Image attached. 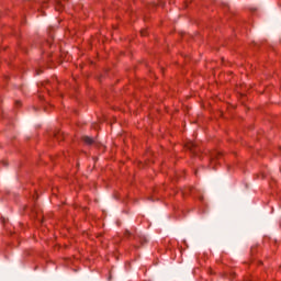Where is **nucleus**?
Segmentation results:
<instances>
[{"label":"nucleus","mask_w":281,"mask_h":281,"mask_svg":"<svg viewBox=\"0 0 281 281\" xmlns=\"http://www.w3.org/2000/svg\"><path fill=\"white\" fill-rule=\"evenodd\" d=\"M194 175H195V177H196V175H199V170H195Z\"/></svg>","instance_id":"obj_9"},{"label":"nucleus","mask_w":281,"mask_h":281,"mask_svg":"<svg viewBox=\"0 0 281 281\" xmlns=\"http://www.w3.org/2000/svg\"><path fill=\"white\" fill-rule=\"evenodd\" d=\"M58 135H60V132L55 134V138L58 139Z\"/></svg>","instance_id":"obj_8"},{"label":"nucleus","mask_w":281,"mask_h":281,"mask_svg":"<svg viewBox=\"0 0 281 281\" xmlns=\"http://www.w3.org/2000/svg\"><path fill=\"white\" fill-rule=\"evenodd\" d=\"M55 10L57 12H63L65 10V4H63V0H56Z\"/></svg>","instance_id":"obj_4"},{"label":"nucleus","mask_w":281,"mask_h":281,"mask_svg":"<svg viewBox=\"0 0 281 281\" xmlns=\"http://www.w3.org/2000/svg\"><path fill=\"white\" fill-rule=\"evenodd\" d=\"M186 148L187 150H189L194 157H196L200 153H201V148L199 147V145H196V143L194 142H188L186 144Z\"/></svg>","instance_id":"obj_1"},{"label":"nucleus","mask_w":281,"mask_h":281,"mask_svg":"<svg viewBox=\"0 0 281 281\" xmlns=\"http://www.w3.org/2000/svg\"><path fill=\"white\" fill-rule=\"evenodd\" d=\"M221 157H223V153H221V151H213L211 154L212 161H214V159H221Z\"/></svg>","instance_id":"obj_5"},{"label":"nucleus","mask_w":281,"mask_h":281,"mask_svg":"<svg viewBox=\"0 0 281 281\" xmlns=\"http://www.w3.org/2000/svg\"><path fill=\"white\" fill-rule=\"evenodd\" d=\"M124 238H127L128 240H131V238H133L134 240H139L142 245H144V243H146V239L137 236L136 231L131 232V231L126 229L124 232Z\"/></svg>","instance_id":"obj_2"},{"label":"nucleus","mask_w":281,"mask_h":281,"mask_svg":"<svg viewBox=\"0 0 281 281\" xmlns=\"http://www.w3.org/2000/svg\"><path fill=\"white\" fill-rule=\"evenodd\" d=\"M140 36H148V30L146 29L140 30Z\"/></svg>","instance_id":"obj_6"},{"label":"nucleus","mask_w":281,"mask_h":281,"mask_svg":"<svg viewBox=\"0 0 281 281\" xmlns=\"http://www.w3.org/2000/svg\"><path fill=\"white\" fill-rule=\"evenodd\" d=\"M16 106H21V101H15Z\"/></svg>","instance_id":"obj_7"},{"label":"nucleus","mask_w":281,"mask_h":281,"mask_svg":"<svg viewBox=\"0 0 281 281\" xmlns=\"http://www.w3.org/2000/svg\"><path fill=\"white\" fill-rule=\"evenodd\" d=\"M81 140L83 142V144H86V146H93V144H95V138L90 136H82Z\"/></svg>","instance_id":"obj_3"}]
</instances>
